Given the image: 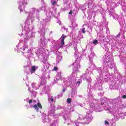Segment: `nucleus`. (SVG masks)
Masks as SVG:
<instances>
[{
  "mask_svg": "<svg viewBox=\"0 0 126 126\" xmlns=\"http://www.w3.org/2000/svg\"><path fill=\"white\" fill-rule=\"evenodd\" d=\"M38 107V108H39V109H43V107H42V104H41V103L39 102L37 103V104H35L33 106V108L36 110V111H38L39 110Z\"/></svg>",
  "mask_w": 126,
  "mask_h": 126,
  "instance_id": "obj_1",
  "label": "nucleus"
},
{
  "mask_svg": "<svg viewBox=\"0 0 126 126\" xmlns=\"http://www.w3.org/2000/svg\"><path fill=\"white\" fill-rule=\"evenodd\" d=\"M66 38V36H65L64 34H63L61 37V46H63V45H64V39Z\"/></svg>",
  "mask_w": 126,
  "mask_h": 126,
  "instance_id": "obj_2",
  "label": "nucleus"
},
{
  "mask_svg": "<svg viewBox=\"0 0 126 126\" xmlns=\"http://www.w3.org/2000/svg\"><path fill=\"white\" fill-rule=\"evenodd\" d=\"M36 71V66H32L31 73H34Z\"/></svg>",
  "mask_w": 126,
  "mask_h": 126,
  "instance_id": "obj_3",
  "label": "nucleus"
},
{
  "mask_svg": "<svg viewBox=\"0 0 126 126\" xmlns=\"http://www.w3.org/2000/svg\"><path fill=\"white\" fill-rule=\"evenodd\" d=\"M48 100L50 102H52V103H54V98H53V96H51V98L48 99Z\"/></svg>",
  "mask_w": 126,
  "mask_h": 126,
  "instance_id": "obj_4",
  "label": "nucleus"
},
{
  "mask_svg": "<svg viewBox=\"0 0 126 126\" xmlns=\"http://www.w3.org/2000/svg\"><path fill=\"white\" fill-rule=\"evenodd\" d=\"M67 103H68V104H70V103H71V99H70V98H68L67 99Z\"/></svg>",
  "mask_w": 126,
  "mask_h": 126,
  "instance_id": "obj_5",
  "label": "nucleus"
},
{
  "mask_svg": "<svg viewBox=\"0 0 126 126\" xmlns=\"http://www.w3.org/2000/svg\"><path fill=\"white\" fill-rule=\"evenodd\" d=\"M93 43V44H98V40L97 39H94Z\"/></svg>",
  "mask_w": 126,
  "mask_h": 126,
  "instance_id": "obj_6",
  "label": "nucleus"
},
{
  "mask_svg": "<svg viewBox=\"0 0 126 126\" xmlns=\"http://www.w3.org/2000/svg\"><path fill=\"white\" fill-rule=\"evenodd\" d=\"M56 4H57V1L54 0L52 3V5L54 6L56 5Z\"/></svg>",
  "mask_w": 126,
  "mask_h": 126,
  "instance_id": "obj_7",
  "label": "nucleus"
},
{
  "mask_svg": "<svg viewBox=\"0 0 126 126\" xmlns=\"http://www.w3.org/2000/svg\"><path fill=\"white\" fill-rule=\"evenodd\" d=\"M58 67L57 66H54V68L53 69V70L55 71H57L58 70Z\"/></svg>",
  "mask_w": 126,
  "mask_h": 126,
  "instance_id": "obj_8",
  "label": "nucleus"
},
{
  "mask_svg": "<svg viewBox=\"0 0 126 126\" xmlns=\"http://www.w3.org/2000/svg\"><path fill=\"white\" fill-rule=\"evenodd\" d=\"M82 33H83V34H85V28L82 29Z\"/></svg>",
  "mask_w": 126,
  "mask_h": 126,
  "instance_id": "obj_9",
  "label": "nucleus"
},
{
  "mask_svg": "<svg viewBox=\"0 0 126 126\" xmlns=\"http://www.w3.org/2000/svg\"><path fill=\"white\" fill-rule=\"evenodd\" d=\"M32 102H33V99H30L29 100V104H31V103H32Z\"/></svg>",
  "mask_w": 126,
  "mask_h": 126,
  "instance_id": "obj_10",
  "label": "nucleus"
},
{
  "mask_svg": "<svg viewBox=\"0 0 126 126\" xmlns=\"http://www.w3.org/2000/svg\"><path fill=\"white\" fill-rule=\"evenodd\" d=\"M105 125H109V122L107 121H105Z\"/></svg>",
  "mask_w": 126,
  "mask_h": 126,
  "instance_id": "obj_11",
  "label": "nucleus"
},
{
  "mask_svg": "<svg viewBox=\"0 0 126 126\" xmlns=\"http://www.w3.org/2000/svg\"><path fill=\"white\" fill-rule=\"evenodd\" d=\"M122 98H123V99H126V95H124L122 96Z\"/></svg>",
  "mask_w": 126,
  "mask_h": 126,
  "instance_id": "obj_12",
  "label": "nucleus"
},
{
  "mask_svg": "<svg viewBox=\"0 0 126 126\" xmlns=\"http://www.w3.org/2000/svg\"><path fill=\"white\" fill-rule=\"evenodd\" d=\"M80 83H81V82H80V81L77 82V84H79V86L80 85Z\"/></svg>",
  "mask_w": 126,
  "mask_h": 126,
  "instance_id": "obj_13",
  "label": "nucleus"
},
{
  "mask_svg": "<svg viewBox=\"0 0 126 126\" xmlns=\"http://www.w3.org/2000/svg\"><path fill=\"white\" fill-rule=\"evenodd\" d=\"M69 14H72V11L70 10V12H69Z\"/></svg>",
  "mask_w": 126,
  "mask_h": 126,
  "instance_id": "obj_14",
  "label": "nucleus"
},
{
  "mask_svg": "<svg viewBox=\"0 0 126 126\" xmlns=\"http://www.w3.org/2000/svg\"><path fill=\"white\" fill-rule=\"evenodd\" d=\"M63 93L65 92V89H63Z\"/></svg>",
  "mask_w": 126,
  "mask_h": 126,
  "instance_id": "obj_15",
  "label": "nucleus"
},
{
  "mask_svg": "<svg viewBox=\"0 0 126 126\" xmlns=\"http://www.w3.org/2000/svg\"><path fill=\"white\" fill-rule=\"evenodd\" d=\"M119 36H120V33H119V34L117 35V37H119Z\"/></svg>",
  "mask_w": 126,
  "mask_h": 126,
  "instance_id": "obj_16",
  "label": "nucleus"
},
{
  "mask_svg": "<svg viewBox=\"0 0 126 126\" xmlns=\"http://www.w3.org/2000/svg\"><path fill=\"white\" fill-rule=\"evenodd\" d=\"M33 10L35 11V10H36V9L35 8H33Z\"/></svg>",
  "mask_w": 126,
  "mask_h": 126,
  "instance_id": "obj_17",
  "label": "nucleus"
},
{
  "mask_svg": "<svg viewBox=\"0 0 126 126\" xmlns=\"http://www.w3.org/2000/svg\"><path fill=\"white\" fill-rule=\"evenodd\" d=\"M33 102H36V101L35 100H34Z\"/></svg>",
  "mask_w": 126,
  "mask_h": 126,
  "instance_id": "obj_18",
  "label": "nucleus"
},
{
  "mask_svg": "<svg viewBox=\"0 0 126 126\" xmlns=\"http://www.w3.org/2000/svg\"><path fill=\"white\" fill-rule=\"evenodd\" d=\"M22 11H23V10H22Z\"/></svg>",
  "mask_w": 126,
  "mask_h": 126,
  "instance_id": "obj_19",
  "label": "nucleus"
}]
</instances>
